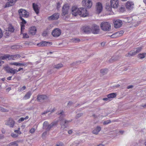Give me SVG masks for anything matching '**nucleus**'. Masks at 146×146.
I'll use <instances>...</instances> for the list:
<instances>
[{
  "instance_id": "obj_11",
  "label": "nucleus",
  "mask_w": 146,
  "mask_h": 146,
  "mask_svg": "<svg viewBox=\"0 0 146 146\" xmlns=\"http://www.w3.org/2000/svg\"><path fill=\"white\" fill-rule=\"evenodd\" d=\"M79 8H78L76 6H73L72 8V13L74 16H76L78 15Z\"/></svg>"
},
{
  "instance_id": "obj_56",
  "label": "nucleus",
  "mask_w": 146,
  "mask_h": 146,
  "mask_svg": "<svg viewBox=\"0 0 146 146\" xmlns=\"http://www.w3.org/2000/svg\"><path fill=\"white\" fill-rule=\"evenodd\" d=\"M47 131L46 130V131L44 132L42 134V136L43 137L45 136L46 134L47 133Z\"/></svg>"
},
{
  "instance_id": "obj_47",
  "label": "nucleus",
  "mask_w": 146,
  "mask_h": 146,
  "mask_svg": "<svg viewBox=\"0 0 146 146\" xmlns=\"http://www.w3.org/2000/svg\"><path fill=\"white\" fill-rule=\"evenodd\" d=\"M111 122V121L110 120H108L107 121H106L104 122L103 124H104L106 125L108 124L109 123H110Z\"/></svg>"
},
{
  "instance_id": "obj_37",
  "label": "nucleus",
  "mask_w": 146,
  "mask_h": 146,
  "mask_svg": "<svg viewBox=\"0 0 146 146\" xmlns=\"http://www.w3.org/2000/svg\"><path fill=\"white\" fill-rule=\"evenodd\" d=\"M71 41L72 42L77 43L79 42L80 41V40L78 38H73L71 40Z\"/></svg>"
},
{
  "instance_id": "obj_9",
  "label": "nucleus",
  "mask_w": 146,
  "mask_h": 146,
  "mask_svg": "<svg viewBox=\"0 0 146 146\" xmlns=\"http://www.w3.org/2000/svg\"><path fill=\"white\" fill-rule=\"evenodd\" d=\"M61 34L60 30L58 28L54 29L52 32V35L54 37H58L60 36Z\"/></svg>"
},
{
  "instance_id": "obj_24",
  "label": "nucleus",
  "mask_w": 146,
  "mask_h": 146,
  "mask_svg": "<svg viewBox=\"0 0 146 146\" xmlns=\"http://www.w3.org/2000/svg\"><path fill=\"white\" fill-rule=\"evenodd\" d=\"M33 7L36 13L38 14L39 11L38 5L35 3H33Z\"/></svg>"
},
{
  "instance_id": "obj_21",
  "label": "nucleus",
  "mask_w": 146,
  "mask_h": 146,
  "mask_svg": "<svg viewBox=\"0 0 146 146\" xmlns=\"http://www.w3.org/2000/svg\"><path fill=\"white\" fill-rule=\"evenodd\" d=\"M6 71L8 73L14 74L16 72V70H13V68H10L9 67H6L5 68Z\"/></svg>"
},
{
  "instance_id": "obj_46",
  "label": "nucleus",
  "mask_w": 146,
  "mask_h": 146,
  "mask_svg": "<svg viewBox=\"0 0 146 146\" xmlns=\"http://www.w3.org/2000/svg\"><path fill=\"white\" fill-rule=\"evenodd\" d=\"M83 115L82 113H80L77 114L76 116V119H77L80 117H81L82 115Z\"/></svg>"
},
{
  "instance_id": "obj_62",
  "label": "nucleus",
  "mask_w": 146,
  "mask_h": 146,
  "mask_svg": "<svg viewBox=\"0 0 146 146\" xmlns=\"http://www.w3.org/2000/svg\"><path fill=\"white\" fill-rule=\"evenodd\" d=\"M73 103L71 101H69L68 104V105L69 106H71L72 104Z\"/></svg>"
},
{
  "instance_id": "obj_59",
  "label": "nucleus",
  "mask_w": 146,
  "mask_h": 146,
  "mask_svg": "<svg viewBox=\"0 0 146 146\" xmlns=\"http://www.w3.org/2000/svg\"><path fill=\"white\" fill-rule=\"evenodd\" d=\"M17 46H11V48L12 49H15L17 48Z\"/></svg>"
},
{
  "instance_id": "obj_4",
  "label": "nucleus",
  "mask_w": 146,
  "mask_h": 146,
  "mask_svg": "<svg viewBox=\"0 0 146 146\" xmlns=\"http://www.w3.org/2000/svg\"><path fill=\"white\" fill-rule=\"evenodd\" d=\"M82 5L87 9L90 8L92 5L91 0H83L82 1Z\"/></svg>"
},
{
  "instance_id": "obj_29",
  "label": "nucleus",
  "mask_w": 146,
  "mask_h": 146,
  "mask_svg": "<svg viewBox=\"0 0 146 146\" xmlns=\"http://www.w3.org/2000/svg\"><path fill=\"white\" fill-rule=\"evenodd\" d=\"M7 29L8 30H9L11 33L13 32L15 30L11 24L9 25Z\"/></svg>"
},
{
  "instance_id": "obj_54",
  "label": "nucleus",
  "mask_w": 146,
  "mask_h": 146,
  "mask_svg": "<svg viewBox=\"0 0 146 146\" xmlns=\"http://www.w3.org/2000/svg\"><path fill=\"white\" fill-rule=\"evenodd\" d=\"M24 120V118L21 117L19 119L18 121L19 122H21L23 121Z\"/></svg>"
},
{
  "instance_id": "obj_10",
  "label": "nucleus",
  "mask_w": 146,
  "mask_h": 146,
  "mask_svg": "<svg viewBox=\"0 0 146 146\" xmlns=\"http://www.w3.org/2000/svg\"><path fill=\"white\" fill-rule=\"evenodd\" d=\"M69 9V6L68 4H65L63 6L62 11L63 15H65L68 14Z\"/></svg>"
},
{
  "instance_id": "obj_31",
  "label": "nucleus",
  "mask_w": 146,
  "mask_h": 146,
  "mask_svg": "<svg viewBox=\"0 0 146 146\" xmlns=\"http://www.w3.org/2000/svg\"><path fill=\"white\" fill-rule=\"evenodd\" d=\"M108 71V69H101L100 70V72L101 74L102 75H104L106 74Z\"/></svg>"
},
{
  "instance_id": "obj_36",
  "label": "nucleus",
  "mask_w": 146,
  "mask_h": 146,
  "mask_svg": "<svg viewBox=\"0 0 146 146\" xmlns=\"http://www.w3.org/2000/svg\"><path fill=\"white\" fill-rule=\"evenodd\" d=\"M31 92H28L24 96V98L25 99H27L29 98H30L31 96Z\"/></svg>"
},
{
  "instance_id": "obj_12",
  "label": "nucleus",
  "mask_w": 146,
  "mask_h": 146,
  "mask_svg": "<svg viewBox=\"0 0 146 146\" xmlns=\"http://www.w3.org/2000/svg\"><path fill=\"white\" fill-rule=\"evenodd\" d=\"M96 12L99 14L100 13L102 10V4L100 2L96 3Z\"/></svg>"
},
{
  "instance_id": "obj_49",
  "label": "nucleus",
  "mask_w": 146,
  "mask_h": 146,
  "mask_svg": "<svg viewBox=\"0 0 146 146\" xmlns=\"http://www.w3.org/2000/svg\"><path fill=\"white\" fill-rule=\"evenodd\" d=\"M124 9L125 7L123 6L121 7L119 9L120 11L122 12H123L124 11Z\"/></svg>"
},
{
  "instance_id": "obj_42",
  "label": "nucleus",
  "mask_w": 146,
  "mask_h": 146,
  "mask_svg": "<svg viewBox=\"0 0 146 146\" xmlns=\"http://www.w3.org/2000/svg\"><path fill=\"white\" fill-rule=\"evenodd\" d=\"M106 8L107 9L108 11H111V7L110 6L109 3H107Z\"/></svg>"
},
{
  "instance_id": "obj_60",
  "label": "nucleus",
  "mask_w": 146,
  "mask_h": 146,
  "mask_svg": "<svg viewBox=\"0 0 146 146\" xmlns=\"http://www.w3.org/2000/svg\"><path fill=\"white\" fill-rule=\"evenodd\" d=\"M115 35H116V36L117 37L121 36L119 35V33L118 32H117L115 33Z\"/></svg>"
},
{
  "instance_id": "obj_16",
  "label": "nucleus",
  "mask_w": 146,
  "mask_h": 146,
  "mask_svg": "<svg viewBox=\"0 0 146 146\" xmlns=\"http://www.w3.org/2000/svg\"><path fill=\"white\" fill-rule=\"evenodd\" d=\"M17 1V0H11L6 4L4 8L8 7L13 5Z\"/></svg>"
},
{
  "instance_id": "obj_3",
  "label": "nucleus",
  "mask_w": 146,
  "mask_h": 146,
  "mask_svg": "<svg viewBox=\"0 0 146 146\" xmlns=\"http://www.w3.org/2000/svg\"><path fill=\"white\" fill-rule=\"evenodd\" d=\"M60 124L61 125V129H64L66 127V124L70 122L72 120H67L66 119L62 118L61 116L60 117Z\"/></svg>"
},
{
  "instance_id": "obj_1",
  "label": "nucleus",
  "mask_w": 146,
  "mask_h": 146,
  "mask_svg": "<svg viewBox=\"0 0 146 146\" xmlns=\"http://www.w3.org/2000/svg\"><path fill=\"white\" fill-rule=\"evenodd\" d=\"M58 121H56L52 122L49 125L48 122L47 121H44L43 125V128L45 129L47 131H50V129L53 126L56 125L58 123Z\"/></svg>"
},
{
  "instance_id": "obj_64",
  "label": "nucleus",
  "mask_w": 146,
  "mask_h": 146,
  "mask_svg": "<svg viewBox=\"0 0 146 146\" xmlns=\"http://www.w3.org/2000/svg\"><path fill=\"white\" fill-rule=\"evenodd\" d=\"M106 44V42H103L101 43V45L102 46H104Z\"/></svg>"
},
{
  "instance_id": "obj_25",
  "label": "nucleus",
  "mask_w": 146,
  "mask_h": 146,
  "mask_svg": "<svg viewBox=\"0 0 146 146\" xmlns=\"http://www.w3.org/2000/svg\"><path fill=\"white\" fill-rule=\"evenodd\" d=\"M82 30L83 31L86 33H89L91 31V29L88 26L83 27L82 28Z\"/></svg>"
},
{
  "instance_id": "obj_2",
  "label": "nucleus",
  "mask_w": 146,
  "mask_h": 146,
  "mask_svg": "<svg viewBox=\"0 0 146 146\" xmlns=\"http://www.w3.org/2000/svg\"><path fill=\"white\" fill-rule=\"evenodd\" d=\"M102 29L104 31H109L111 29V26L110 23L108 22H103L100 24Z\"/></svg>"
},
{
  "instance_id": "obj_55",
  "label": "nucleus",
  "mask_w": 146,
  "mask_h": 146,
  "mask_svg": "<svg viewBox=\"0 0 146 146\" xmlns=\"http://www.w3.org/2000/svg\"><path fill=\"white\" fill-rule=\"evenodd\" d=\"M64 114V112L63 111H62L60 113H58V115H61L60 116V117L61 116V117H62V115H63Z\"/></svg>"
},
{
  "instance_id": "obj_18",
  "label": "nucleus",
  "mask_w": 146,
  "mask_h": 146,
  "mask_svg": "<svg viewBox=\"0 0 146 146\" xmlns=\"http://www.w3.org/2000/svg\"><path fill=\"white\" fill-rule=\"evenodd\" d=\"M114 25L115 28H118L122 25V23L120 20L118 19L114 22Z\"/></svg>"
},
{
  "instance_id": "obj_35",
  "label": "nucleus",
  "mask_w": 146,
  "mask_h": 146,
  "mask_svg": "<svg viewBox=\"0 0 146 146\" xmlns=\"http://www.w3.org/2000/svg\"><path fill=\"white\" fill-rule=\"evenodd\" d=\"M11 33L6 28L5 30V32L4 33V36L5 37H7L9 36V35H10Z\"/></svg>"
},
{
  "instance_id": "obj_52",
  "label": "nucleus",
  "mask_w": 146,
  "mask_h": 146,
  "mask_svg": "<svg viewBox=\"0 0 146 146\" xmlns=\"http://www.w3.org/2000/svg\"><path fill=\"white\" fill-rule=\"evenodd\" d=\"M35 130L34 128H31L30 130V132L31 133H33L35 132Z\"/></svg>"
},
{
  "instance_id": "obj_32",
  "label": "nucleus",
  "mask_w": 146,
  "mask_h": 146,
  "mask_svg": "<svg viewBox=\"0 0 146 146\" xmlns=\"http://www.w3.org/2000/svg\"><path fill=\"white\" fill-rule=\"evenodd\" d=\"M63 66V65L62 64L59 63L54 66L53 67L54 68L58 69L62 68Z\"/></svg>"
},
{
  "instance_id": "obj_26",
  "label": "nucleus",
  "mask_w": 146,
  "mask_h": 146,
  "mask_svg": "<svg viewBox=\"0 0 146 146\" xmlns=\"http://www.w3.org/2000/svg\"><path fill=\"white\" fill-rule=\"evenodd\" d=\"M142 49V47H140L138 48H135L133 50V52H134V54L135 55L137 54L139 52L141 51Z\"/></svg>"
},
{
  "instance_id": "obj_58",
  "label": "nucleus",
  "mask_w": 146,
  "mask_h": 146,
  "mask_svg": "<svg viewBox=\"0 0 146 146\" xmlns=\"http://www.w3.org/2000/svg\"><path fill=\"white\" fill-rule=\"evenodd\" d=\"M3 36V33L1 30L0 29V38H1Z\"/></svg>"
},
{
  "instance_id": "obj_43",
  "label": "nucleus",
  "mask_w": 146,
  "mask_h": 146,
  "mask_svg": "<svg viewBox=\"0 0 146 146\" xmlns=\"http://www.w3.org/2000/svg\"><path fill=\"white\" fill-rule=\"evenodd\" d=\"M11 135L13 137L15 138L18 136V134L17 133H13L11 134Z\"/></svg>"
},
{
  "instance_id": "obj_5",
  "label": "nucleus",
  "mask_w": 146,
  "mask_h": 146,
  "mask_svg": "<svg viewBox=\"0 0 146 146\" xmlns=\"http://www.w3.org/2000/svg\"><path fill=\"white\" fill-rule=\"evenodd\" d=\"M78 15L81 17H85L88 15V13L86 9L83 7H81L79 8Z\"/></svg>"
},
{
  "instance_id": "obj_20",
  "label": "nucleus",
  "mask_w": 146,
  "mask_h": 146,
  "mask_svg": "<svg viewBox=\"0 0 146 146\" xmlns=\"http://www.w3.org/2000/svg\"><path fill=\"white\" fill-rule=\"evenodd\" d=\"M134 5V4L133 2L128 1L126 3V8L131 10L133 8Z\"/></svg>"
},
{
  "instance_id": "obj_34",
  "label": "nucleus",
  "mask_w": 146,
  "mask_h": 146,
  "mask_svg": "<svg viewBox=\"0 0 146 146\" xmlns=\"http://www.w3.org/2000/svg\"><path fill=\"white\" fill-rule=\"evenodd\" d=\"M116 96V94L115 93H112L108 94L107 97L109 98H113L115 97Z\"/></svg>"
},
{
  "instance_id": "obj_15",
  "label": "nucleus",
  "mask_w": 146,
  "mask_h": 146,
  "mask_svg": "<svg viewBox=\"0 0 146 146\" xmlns=\"http://www.w3.org/2000/svg\"><path fill=\"white\" fill-rule=\"evenodd\" d=\"M37 100L38 102H41V100H48V98L46 95H38L37 96Z\"/></svg>"
},
{
  "instance_id": "obj_41",
  "label": "nucleus",
  "mask_w": 146,
  "mask_h": 146,
  "mask_svg": "<svg viewBox=\"0 0 146 146\" xmlns=\"http://www.w3.org/2000/svg\"><path fill=\"white\" fill-rule=\"evenodd\" d=\"M0 111L2 112H7L9 111V110L0 107Z\"/></svg>"
},
{
  "instance_id": "obj_7",
  "label": "nucleus",
  "mask_w": 146,
  "mask_h": 146,
  "mask_svg": "<svg viewBox=\"0 0 146 146\" xmlns=\"http://www.w3.org/2000/svg\"><path fill=\"white\" fill-rule=\"evenodd\" d=\"M15 124V122L13 119L11 118L5 121V124L7 125H9L10 127H13Z\"/></svg>"
},
{
  "instance_id": "obj_44",
  "label": "nucleus",
  "mask_w": 146,
  "mask_h": 146,
  "mask_svg": "<svg viewBox=\"0 0 146 146\" xmlns=\"http://www.w3.org/2000/svg\"><path fill=\"white\" fill-rule=\"evenodd\" d=\"M19 18L22 21V22H21V23L26 24L27 23L26 21L21 17H19Z\"/></svg>"
},
{
  "instance_id": "obj_6",
  "label": "nucleus",
  "mask_w": 146,
  "mask_h": 146,
  "mask_svg": "<svg viewBox=\"0 0 146 146\" xmlns=\"http://www.w3.org/2000/svg\"><path fill=\"white\" fill-rule=\"evenodd\" d=\"M18 12L20 17H21L27 18L29 16L28 13L25 9H20L19 10Z\"/></svg>"
},
{
  "instance_id": "obj_14",
  "label": "nucleus",
  "mask_w": 146,
  "mask_h": 146,
  "mask_svg": "<svg viewBox=\"0 0 146 146\" xmlns=\"http://www.w3.org/2000/svg\"><path fill=\"white\" fill-rule=\"evenodd\" d=\"M92 31L94 34H98L99 30V26L96 25H93L92 27Z\"/></svg>"
},
{
  "instance_id": "obj_38",
  "label": "nucleus",
  "mask_w": 146,
  "mask_h": 146,
  "mask_svg": "<svg viewBox=\"0 0 146 146\" xmlns=\"http://www.w3.org/2000/svg\"><path fill=\"white\" fill-rule=\"evenodd\" d=\"M9 145L10 146H18V145L17 141H15L10 143Z\"/></svg>"
},
{
  "instance_id": "obj_61",
  "label": "nucleus",
  "mask_w": 146,
  "mask_h": 146,
  "mask_svg": "<svg viewBox=\"0 0 146 146\" xmlns=\"http://www.w3.org/2000/svg\"><path fill=\"white\" fill-rule=\"evenodd\" d=\"M11 90V88L9 87L6 89V91L7 92H9Z\"/></svg>"
},
{
  "instance_id": "obj_27",
  "label": "nucleus",
  "mask_w": 146,
  "mask_h": 146,
  "mask_svg": "<svg viewBox=\"0 0 146 146\" xmlns=\"http://www.w3.org/2000/svg\"><path fill=\"white\" fill-rule=\"evenodd\" d=\"M101 128L99 126H97L96 128L94 129L92 132V133L94 134L97 135L98 134L99 132L101 130Z\"/></svg>"
},
{
  "instance_id": "obj_23",
  "label": "nucleus",
  "mask_w": 146,
  "mask_h": 146,
  "mask_svg": "<svg viewBox=\"0 0 146 146\" xmlns=\"http://www.w3.org/2000/svg\"><path fill=\"white\" fill-rule=\"evenodd\" d=\"M11 65H14L17 66H26L27 64L25 63H20L17 62H15L10 63Z\"/></svg>"
},
{
  "instance_id": "obj_19",
  "label": "nucleus",
  "mask_w": 146,
  "mask_h": 146,
  "mask_svg": "<svg viewBox=\"0 0 146 146\" xmlns=\"http://www.w3.org/2000/svg\"><path fill=\"white\" fill-rule=\"evenodd\" d=\"M52 44V43L48 42L43 41L37 44V46H47V45H50Z\"/></svg>"
},
{
  "instance_id": "obj_39",
  "label": "nucleus",
  "mask_w": 146,
  "mask_h": 146,
  "mask_svg": "<svg viewBox=\"0 0 146 146\" xmlns=\"http://www.w3.org/2000/svg\"><path fill=\"white\" fill-rule=\"evenodd\" d=\"M25 24L21 23V33H22L23 31L25 29Z\"/></svg>"
},
{
  "instance_id": "obj_13",
  "label": "nucleus",
  "mask_w": 146,
  "mask_h": 146,
  "mask_svg": "<svg viewBox=\"0 0 146 146\" xmlns=\"http://www.w3.org/2000/svg\"><path fill=\"white\" fill-rule=\"evenodd\" d=\"M110 6L111 7L114 8H117L118 5V0H111Z\"/></svg>"
},
{
  "instance_id": "obj_8",
  "label": "nucleus",
  "mask_w": 146,
  "mask_h": 146,
  "mask_svg": "<svg viewBox=\"0 0 146 146\" xmlns=\"http://www.w3.org/2000/svg\"><path fill=\"white\" fill-rule=\"evenodd\" d=\"M59 15L58 13H55L51 16L48 17L47 19L49 21L56 20L59 18Z\"/></svg>"
},
{
  "instance_id": "obj_50",
  "label": "nucleus",
  "mask_w": 146,
  "mask_h": 146,
  "mask_svg": "<svg viewBox=\"0 0 146 146\" xmlns=\"http://www.w3.org/2000/svg\"><path fill=\"white\" fill-rule=\"evenodd\" d=\"M14 132H15L16 133H17L18 134H20L21 133V131L19 130H15L14 131Z\"/></svg>"
},
{
  "instance_id": "obj_40",
  "label": "nucleus",
  "mask_w": 146,
  "mask_h": 146,
  "mask_svg": "<svg viewBox=\"0 0 146 146\" xmlns=\"http://www.w3.org/2000/svg\"><path fill=\"white\" fill-rule=\"evenodd\" d=\"M8 58L9 60H14L15 58H13L12 55H7V59Z\"/></svg>"
},
{
  "instance_id": "obj_63",
  "label": "nucleus",
  "mask_w": 146,
  "mask_h": 146,
  "mask_svg": "<svg viewBox=\"0 0 146 146\" xmlns=\"http://www.w3.org/2000/svg\"><path fill=\"white\" fill-rule=\"evenodd\" d=\"M133 86H132V85H130V86H128L127 88V89H130V88H133Z\"/></svg>"
},
{
  "instance_id": "obj_22",
  "label": "nucleus",
  "mask_w": 146,
  "mask_h": 146,
  "mask_svg": "<svg viewBox=\"0 0 146 146\" xmlns=\"http://www.w3.org/2000/svg\"><path fill=\"white\" fill-rule=\"evenodd\" d=\"M36 31V27H31L29 29V33L32 35H35Z\"/></svg>"
},
{
  "instance_id": "obj_45",
  "label": "nucleus",
  "mask_w": 146,
  "mask_h": 146,
  "mask_svg": "<svg viewBox=\"0 0 146 146\" xmlns=\"http://www.w3.org/2000/svg\"><path fill=\"white\" fill-rule=\"evenodd\" d=\"M5 59H7V55L3 56H0V60H4Z\"/></svg>"
},
{
  "instance_id": "obj_57",
  "label": "nucleus",
  "mask_w": 146,
  "mask_h": 146,
  "mask_svg": "<svg viewBox=\"0 0 146 146\" xmlns=\"http://www.w3.org/2000/svg\"><path fill=\"white\" fill-rule=\"evenodd\" d=\"M26 88V87L25 86H23L21 88L20 91H23L24 90H25V89Z\"/></svg>"
},
{
  "instance_id": "obj_33",
  "label": "nucleus",
  "mask_w": 146,
  "mask_h": 146,
  "mask_svg": "<svg viewBox=\"0 0 146 146\" xmlns=\"http://www.w3.org/2000/svg\"><path fill=\"white\" fill-rule=\"evenodd\" d=\"M146 55V53H143L142 54H139L137 56V57L139 59H142L144 58Z\"/></svg>"
},
{
  "instance_id": "obj_48",
  "label": "nucleus",
  "mask_w": 146,
  "mask_h": 146,
  "mask_svg": "<svg viewBox=\"0 0 146 146\" xmlns=\"http://www.w3.org/2000/svg\"><path fill=\"white\" fill-rule=\"evenodd\" d=\"M23 38H28L29 37L28 35L26 33H24L23 34Z\"/></svg>"
},
{
  "instance_id": "obj_51",
  "label": "nucleus",
  "mask_w": 146,
  "mask_h": 146,
  "mask_svg": "<svg viewBox=\"0 0 146 146\" xmlns=\"http://www.w3.org/2000/svg\"><path fill=\"white\" fill-rule=\"evenodd\" d=\"M60 4L59 2L58 3H57V5L56 7L57 9L58 10L60 8Z\"/></svg>"
},
{
  "instance_id": "obj_30",
  "label": "nucleus",
  "mask_w": 146,
  "mask_h": 146,
  "mask_svg": "<svg viewBox=\"0 0 146 146\" xmlns=\"http://www.w3.org/2000/svg\"><path fill=\"white\" fill-rule=\"evenodd\" d=\"M133 50L131 51L125 55L126 57H130L135 55Z\"/></svg>"
},
{
  "instance_id": "obj_17",
  "label": "nucleus",
  "mask_w": 146,
  "mask_h": 146,
  "mask_svg": "<svg viewBox=\"0 0 146 146\" xmlns=\"http://www.w3.org/2000/svg\"><path fill=\"white\" fill-rule=\"evenodd\" d=\"M121 56L120 55L114 56L109 60V62H112L119 60Z\"/></svg>"
},
{
  "instance_id": "obj_53",
  "label": "nucleus",
  "mask_w": 146,
  "mask_h": 146,
  "mask_svg": "<svg viewBox=\"0 0 146 146\" xmlns=\"http://www.w3.org/2000/svg\"><path fill=\"white\" fill-rule=\"evenodd\" d=\"M119 33V34L120 35V36H121L123 34L124 32L123 31H118Z\"/></svg>"
},
{
  "instance_id": "obj_28",
  "label": "nucleus",
  "mask_w": 146,
  "mask_h": 146,
  "mask_svg": "<svg viewBox=\"0 0 146 146\" xmlns=\"http://www.w3.org/2000/svg\"><path fill=\"white\" fill-rule=\"evenodd\" d=\"M125 22L126 23H130L133 25L134 23V22L133 21V19L132 17H127L125 18Z\"/></svg>"
}]
</instances>
